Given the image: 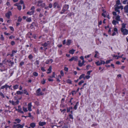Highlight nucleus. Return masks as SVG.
Masks as SVG:
<instances>
[{"instance_id": "nucleus-1", "label": "nucleus", "mask_w": 128, "mask_h": 128, "mask_svg": "<svg viewBox=\"0 0 128 128\" xmlns=\"http://www.w3.org/2000/svg\"><path fill=\"white\" fill-rule=\"evenodd\" d=\"M121 30L124 35H126L128 34V31L127 30L121 28Z\"/></svg>"}, {"instance_id": "nucleus-2", "label": "nucleus", "mask_w": 128, "mask_h": 128, "mask_svg": "<svg viewBox=\"0 0 128 128\" xmlns=\"http://www.w3.org/2000/svg\"><path fill=\"white\" fill-rule=\"evenodd\" d=\"M68 5H65L63 8L62 11H64L65 12L66 10L68 8Z\"/></svg>"}, {"instance_id": "nucleus-3", "label": "nucleus", "mask_w": 128, "mask_h": 128, "mask_svg": "<svg viewBox=\"0 0 128 128\" xmlns=\"http://www.w3.org/2000/svg\"><path fill=\"white\" fill-rule=\"evenodd\" d=\"M78 60V57L77 56L73 57L70 59H69V60L70 61H72L73 60L75 61H76Z\"/></svg>"}, {"instance_id": "nucleus-4", "label": "nucleus", "mask_w": 128, "mask_h": 128, "mask_svg": "<svg viewBox=\"0 0 128 128\" xmlns=\"http://www.w3.org/2000/svg\"><path fill=\"white\" fill-rule=\"evenodd\" d=\"M11 14V12H9L6 14V16L9 19L10 18V16Z\"/></svg>"}, {"instance_id": "nucleus-5", "label": "nucleus", "mask_w": 128, "mask_h": 128, "mask_svg": "<svg viewBox=\"0 0 128 128\" xmlns=\"http://www.w3.org/2000/svg\"><path fill=\"white\" fill-rule=\"evenodd\" d=\"M98 62H96V63L98 66H99L102 64H104L105 63L102 60H101L100 64H98Z\"/></svg>"}, {"instance_id": "nucleus-6", "label": "nucleus", "mask_w": 128, "mask_h": 128, "mask_svg": "<svg viewBox=\"0 0 128 128\" xmlns=\"http://www.w3.org/2000/svg\"><path fill=\"white\" fill-rule=\"evenodd\" d=\"M124 12L126 13H128V5H126L124 7Z\"/></svg>"}, {"instance_id": "nucleus-7", "label": "nucleus", "mask_w": 128, "mask_h": 128, "mask_svg": "<svg viewBox=\"0 0 128 128\" xmlns=\"http://www.w3.org/2000/svg\"><path fill=\"white\" fill-rule=\"evenodd\" d=\"M9 86L8 85H7L6 84H5V85L4 86H2L0 88V89H3L4 88H10V86Z\"/></svg>"}, {"instance_id": "nucleus-8", "label": "nucleus", "mask_w": 128, "mask_h": 128, "mask_svg": "<svg viewBox=\"0 0 128 128\" xmlns=\"http://www.w3.org/2000/svg\"><path fill=\"white\" fill-rule=\"evenodd\" d=\"M39 124L40 126H43V125L46 124V122H40L39 123Z\"/></svg>"}, {"instance_id": "nucleus-9", "label": "nucleus", "mask_w": 128, "mask_h": 128, "mask_svg": "<svg viewBox=\"0 0 128 128\" xmlns=\"http://www.w3.org/2000/svg\"><path fill=\"white\" fill-rule=\"evenodd\" d=\"M34 12V10H32L31 12L29 11L28 12L27 14H28L32 15L33 14Z\"/></svg>"}, {"instance_id": "nucleus-10", "label": "nucleus", "mask_w": 128, "mask_h": 128, "mask_svg": "<svg viewBox=\"0 0 128 128\" xmlns=\"http://www.w3.org/2000/svg\"><path fill=\"white\" fill-rule=\"evenodd\" d=\"M32 106L31 104V103H29L28 104V110L30 111H31L32 110L31 109V107Z\"/></svg>"}, {"instance_id": "nucleus-11", "label": "nucleus", "mask_w": 128, "mask_h": 128, "mask_svg": "<svg viewBox=\"0 0 128 128\" xmlns=\"http://www.w3.org/2000/svg\"><path fill=\"white\" fill-rule=\"evenodd\" d=\"M30 126L31 127L34 128L36 126V124L34 122H32L30 124Z\"/></svg>"}, {"instance_id": "nucleus-12", "label": "nucleus", "mask_w": 128, "mask_h": 128, "mask_svg": "<svg viewBox=\"0 0 128 128\" xmlns=\"http://www.w3.org/2000/svg\"><path fill=\"white\" fill-rule=\"evenodd\" d=\"M50 44L49 42H48L47 43L45 42L44 44H42V45L44 47L47 46L48 45Z\"/></svg>"}, {"instance_id": "nucleus-13", "label": "nucleus", "mask_w": 128, "mask_h": 128, "mask_svg": "<svg viewBox=\"0 0 128 128\" xmlns=\"http://www.w3.org/2000/svg\"><path fill=\"white\" fill-rule=\"evenodd\" d=\"M52 68L51 66H50L49 68L47 70L48 72H47V74H50L51 72L52 71Z\"/></svg>"}, {"instance_id": "nucleus-14", "label": "nucleus", "mask_w": 128, "mask_h": 128, "mask_svg": "<svg viewBox=\"0 0 128 128\" xmlns=\"http://www.w3.org/2000/svg\"><path fill=\"white\" fill-rule=\"evenodd\" d=\"M78 65L80 66L81 67L84 64H82V62H81V61L80 60H78Z\"/></svg>"}, {"instance_id": "nucleus-15", "label": "nucleus", "mask_w": 128, "mask_h": 128, "mask_svg": "<svg viewBox=\"0 0 128 128\" xmlns=\"http://www.w3.org/2000/svg\"><path fill=\"white\" fill-rule=\"evenodd\" d=\"M45 6V4L44 3H42V4L39 5V6H38L41 7L42 8L44 7Z\"/></svg>"}, {"instance_id": "nucleus-16", "label": "nucleus", "mask_w": 128, "mask_h": 128, "mask_svg": "<svg viewBox=\"0 0 128 128\" xmlns=\"http://www.w3.org/2000/svg\"><path fill=\"white\" fill-rule=\"evenodd\" d=\"M118 22H117L115 20H113L112 22V23L114 25L116 24V23L118 24Z\"/></svg>"}, {"instance_id": "nucleus-17", "label": "nucleus", "mask_w": 128, "mask_h": 128, "mask_svg": "<svg viewBox=\"0 0 128 128\" xmlns=\"http://www.w3.org/2000/svg\"><path fill=\"white\" fill-rule=\"evenodd\" d=\"M53 61L52 60V59H50V60H48L46 62V64H48L50 62H52Z\"/></svg>"}, {"instance_id": "nucleus-18", "label": "nucleus", "mask_w": 128, "mask_h": 128, "mask_svg": "<svg viewBox=\"0 0 128 128\" xmlns=\"http://www.w3.org/2000/svg\"><path fill=\"white\" fill-rule=\"evenodd\" d=\"M116 19L118 21H120V16L119 15H118L116 17Z\"/></svg>"}, {"instance_id": "nucleus-19", "label": "nucleus", "mask_w": 128, "mask_h": 128, "mask_svg": "<svg viewBox=\"0 0 128 128\" xmlns=\"http://www.w3.org/2000/svg\"><path fill=\"white\" fill-rule=\"evenodd\" d=\"M71 43V40H68L66 42V45H69Z\"/></svg>"}, {"instance_id": "nucleus-20", "label": "nucleus", "mask_w": 128, "mask_h": 128, "mask_svg": "<svg viewBox=\"0 0 128 128\" xmlns=\"http://www.w3.org/2000/svg\"><path fill=\"white\" fill-rule=\"evenodd\" d=\"M78 102H77L76 103V105L74 107V109L75 110L77 108V106L78 105Z\"/></svg>"}, {"instance_id": "nucleus-21", "label": "nucleus", "mask_w": 128, "mask_h": 128, "mask_svg": "<svg viewBox=\"0 0 128 128\" xmlns=\"http://www.w3.org/2000/svg\"><path fill=\"white\" fill-rule=\"evenodd\" d=\"M75 51V50H72L70 51L69 53L70 54H73L74 53Z\"/></svg>"}, {"instance_id": "nucleus-22", "label": "nucleus", "mask_w": 128, "mask_h": 128, "mask_svg": "<svg viewBox=\"0 0 128 128\" xmlns=\"http://www.w3.org/2000/svg\"><path fill=\"white\" fill-rule=\"evenodd\" d=\"M85 76L84 74H82L81 75L79 78V79L80 80L82 78H84V76Z\"/></svg>"}, {"instance_id": "nucleus-23", "label": "nucleus", "mask_w": 128, "mask_h": 128, "mask_svg": "<svg viewBox=\"0 0 128 128\" xmlns=\"http://www.w3.org/2000/svg\"><path fill=\"white\" fill-rule=\"evenodd\" d=\"M9 63H10V64H9V66H12L14 64V62H12L10 61V62Z\"/></svg>"}, {"instance_id": "nucleus-24", "label": "nucleus", "mask_w": 128, "mask_h": 128, "mask_svg": "<svg viewBox=\"0 0 128 128\" xmlns=\"http://www.w3.org/2000/svg\"><path fill=\"white\" fill-rule=\"evenodd\" d=\"M43 1L42 0H39L38 2V6H39L40 4L42 3Z\"/></svg>"}, {"instance_id": "nucleus-25", "label": "nucleus", "mask_w": 128, "mask_h": 128, "mask_svg": "<svg viewBox=\"0 0 128 128\" xmlns=\"http://www.w3.org/2000/svg\"><path fill=\"white\" fill-rule=\"evenodd\" d=\"M119 9V8L118 6L115 8V10L116 11L120 12V11L118 10Z\"/></svg>"}, {"instance_id": "nucleus-26", "label": "nucleus", "mask_w": 128, "mask_h": 128, "mask_svg": "<svg viewBox=\"0 0 128 128\" xmlns=\"http://www.w3.org/2000/svg\"><path fill=\"white\" fill-rule=\"evenodd\" d=\"M16 110H18V112H20V113L23 114L24 113V112L21 111V109L20 108V109H16Z\"/></svg>"}, {"instance_id": "nucleus-27", "label": "nucleus", "mask_w": 128, "mask_h": 128, "mask_svg": "<svg viewBox=\"0 0 128 128\" xmlns=\"http://www.w3.org/2000/svg\"><path fill=\"white\" fill-rule=\"evenodd\" d=\"M55 73L54 72H53V75L52 76H49V77L50 78H54L55 77Z\"/></svg>"}, {"instance_id": "nucleus-28", "label": "nucleus", "mask_w": 128, "mask_h": 128, "mask_svg": "<svg viewBox=\"0 0 128 128\" xmlns=\"http://www.w3.org/2000/svg\"><path fill=\"white\" fill-rule=\"evenodd\" d=\"M18 86L17 84H16V85L14 86H13L14 89H16L18 88Z\"/></svg>"}, {"instance_id": "nucleus-29", "label": "nucleus", "mask_w": 128, "mask_h": 128, "mask_svg": "<svg viewBox=\"0 0 128 128\" xmlns=\"http://www.w3.org/2000/svg\"><path fill=\"white\" fill-rule=\"evenodd\" d=\"M23 93V92H20V91H18L16 92V93L18 94H21Z\"/></svg>"}, {"instance_id": "nucleus-30", "label": "nucleus", "mask_w": 128, "mask_h": 128, "mask_svg": "<svg viewBox=\"0 0 128 128\" xmlns=\"http://www.w3.org/2000/svg\"><path fill=\"white\" fill-rule=\"evenodd\" d=\"M15 120L18 123H19L20 122L21 120L18 118H17L15 119Z\"/></svg>"}, {"instance_id": "nucleus-31", "label": "nucleus", "mask_w": 128, "mask_h": 128, "mask_svg": "<svg viewBox=\"0 0 128 128\" xmlns=\"http://www.w3.org/2000/svg\"><path fill=\"white\" fill-rule=\"evenodd\" d=\"M66 82L68 83L71 84L72 81L71 80L69 79H68L67 80Z\"/></svg>"}, {"instance_id": "nucleus-32", "label": "nucleus", "mask_w": 128, "mask_h": 128, "mask_svg": "<svg viewBox=\"0 0 128 128\" xmlns=\"http://www.w3.org/2000/svg\"><path fill=\"white\" fill-rule=\"evenodd\" d=\"M33 74L34 76H37L38 75V73L36 72H33Z\"/></svg>"}, {"instance_id": "nucleus-33", "label": "nucleus", "mask_w": 128, "mask_h": 128, "mask_svg": "<svg viewBox=\"0 0 128 128\" xmlns=\"http://www.w3.org/2000/svg\"><path fill=\"white\" fill-rule=\"evenodd\" d=\"M22 20V19L21 18L20 16L18 18V21L19 22H20Z\"/></svg>"}, {"instance_id": "nucleus-34", "label": "nucleus", "mask_w": 128, "mask_h": 128, "mask_svg": "<svg viewBox=\"0 0 128 128\" xmlns=\"http://www.w3.org/2000/svg\"><path fill=\"white\" fill-rule=\"evenodd\" d=\"M17 8L19 10H20L21 9L22 6H21L20 5H19L18 6Z\"/></svg>"}, {"instance_id": "nucleus-35", "label": "nucleus", "mask_w": 128, "mask_h": 128, "mask_svg": "<svg viewBox=\"0 0 128 128\" xmlns=\"http://www.w3.org/2000/svg\"><path fill=\"white\" fill-rule=\"evenodd\" d=\"M28 58L30 59H31L32 58L33 56L32 54H30L29 55Z\"/></svg>"}, {"instance_id": "nucleus-36", "label": "nucleus", "mask_w": 128, "mask_h": 128, "mask_svg": "<svg viewBox=\"0 0 128 128\" xmlns=\"http://www.w3.org/2000/svg\"><path fill=\"white\" fill-rule=\"evenodd\" d=\"M16 126L18 128H21V126H22L20 124H17L16 125Z\"/></svg>"}, {"instance_id": "nucleus-37", "label": "nucleus", "mask_w": 128, "mask_h": 128, "mask_svg": "<svg viewBox=\"0 0 128 128\" xmlns=\"http://www.w3.org/2000/svg\"><path fill=\"white\" fill-rule=\"evenodd\" d=\"M84 81L83 80H82L78 83V84L79 85H81L82 84L84 83Z\"/></svg>"}, {"instance_id": "nucleus-38", "label": "nucleus", "mask_w": 128, "mask_h": 128, "mask_svg": "<svg viewBox=\"0 0 128 128\" xmlns=\"http://www.w3.org/2000/svg\"><path fill=\"white\" fill-rule=\"evenodd\" d=\"M41 89L40 88H38L36 91V93L37 94H39L40 91Z\"/></svg>"}, {"instance_id": "nucleus-39", "label": "nucleus", "mask_w": 128, "mask_h": 128, "mask_svg": "<svg viewBox=\"0 0 128 128\" xmlns=\"http://www.w3.org/2000/svg\"><path fill=\"white\" fill-rule=\"evenodd\" d=\"M26 21L28 22H30L31 21V19L30 18H28L26 19Z\"/></svg>"}, {"instance_id": "nucleus-40", "label": "nucleus", "mask_w": 128, "mask_h": 128, "mask_svg": "<svg viewBox=\"0 0 128 128\" xmlns=\"http://www.w3.org/2000/svg\"><path fill=\"white\" fill-rule=\"evenodd\" d=\"M122 27L121 28H123V29L124 28L126 27L125 24H122Z\"/></svg>"}, {"instance_id": "nucleus-41", "label": "nucleus", "mask_w": 128, "mask_h": 128, "mask_svg": "<svg viewBox=\"0 0 128 128\" xmlns=\"http://www.w3.org/2000/svg\"><path fill=\"white\" fill-rule=\"evenodd\" d=\"M23 92L25 94H26L27 95H28V93L27 92V91L26 90H24L23 91Z\"/></svg>"}, {"instance_id": "nucleus-42", "label": "nucleus", "mask_w": 128, "mask_h": 128, "mask_svg": "<svg viewBox=\"0 0 128 128\" xmlns=\"http://www.w3.org/2000/svg\"><path fill=\"white\" fill-rule=\"evenodd\" d=\"M116 4L119 5L120 4V0H118L116 1Z\"/></svg>"}, {"instance_id": "nucleus-43", "label": "nucleus", "mask_w": 128, "mask_h": 128, "mask_svg": "<svg viewBox=\"0 0 128 128\" xmlns=\"http://www.w3.org/2000/svg\"><path fill=\"white\" fill-rule=\"evenodd\" d=\"M92 71V70H90L89 71H88L87 72L86 74L90 75V73Z\"/></svg>"}, {"instance_id": "nucleus-44", "label": "nucleus", "mask_w": 128, "mask_h": 128, "mask_svg": "<svg viewBox=\"0 0 128 128\" xmlns=\"http://www.w3.org/2000/svg\"><path fill=\"white\" fill-rule=\"evenodd\" d=\"M43 81H41V83L42 84H44L46 82V80H44V79H43Z\"/></svg>"}, {"instance_id": "nucleus-45", "label": "nucleus", "mask_w": 128, "mask_h": 128, "mask_svg": "<svg viewBox=\"0 0 128 128\" xmlns=\"http://www.w3.org/2000/svg\"><path fill=\"white\" fill-rule=\"evenodd\" d=\"M23 110L24 112H26L28 110L27 108L24 107H23Z\"/></svg>"}, {"instance_id": "nucleus-46", "label": "nucleus", "mask_w": 128, "mask_h": 128, "mask_svg": "<svg viewBox=\"0 0 128 128\" xmlns=\"http://www.w3.org/2000/svg\"><path fill=\"white\" fill-rule=\"evenodd\" d=\"M44 94V93H42V92H40V93L38 94H37L38 96H40L43 95Z\"/></svg>"}, {"instance_id": "nucleus-47", "label": "nucleus", "mask_w": 128, "mask_h": 128, "mask_svg": "<svg viewBox=\"0 0 128 128\" xmlns=\"http://www.w3.org/2000/svg\"><path fill=\"white\" fill-rule=\"evenodd\" d=\"M57 5V3L56 2H55L53 5V6L54 8H56Z\"/></svg>"}, {"instance_id": "nucleus-48", "label": "nucleus", "mask_w": 128, "mask_h": 128, "mask_svg": "<svg viewBox=\"0 0 128 128\" xmlns=\"http://www.w3.org/2000/svg\"><path fill=\"white\" fill-rule=\"evenodd\" d=\"M90 77V76L89 75H87L85 76V78L86 79H88Z\"/></svg>"}, {"instance_id": "nucleus-49", "label": "nucleus", "mask_w": 128, "mask_h": 128, "mask_svg": "<svg viewBox=\"0 0 128 128\" xmlns=\"http://www.w3.org/2000/svg\"><path fill=\"white\" fill-rule=\"evenodd\" d=\"M15 44V42L14 41H12L11 42V44L12 46L14 45Z\"/></svg>"}, {"instance_id": "nucleus-50", "label": "nucleus", "mask_w": 128, "mask_h": 128, "mask_svg": "<svg viewBox=\"0 0 128 128\" xmlns=\"http://www.w3.org/2000/svg\"><path fill=\"white\" fill-rule=\"evenodd\" d=\"M9 102L10 103L12 104L13 105H15V103H14V102L13 101L10 100Z\"/></svg>"}, {"instance_id": "nucleus-51", "label": "nucleus", "mask_w": 128, "mask_h": 128, "mask_svg": "<svg viewBox=\"0 0 128 128\" xmlns=\"http://www.w3.org/2000/svg\"><path fill=\"white\" fill-rule=\"evenodd\" d=\"M118 6L119 8V9L120 8L121 9V10H122L123 9V7L122 6Z\"/></svg>"}, {"instance_id": "nucleus-52", "label": "nucleus", "mask_w": 128, "mask_h": 128, "mask_svg": "<svg viewBox=\"0 0 128 128\" xmlns=\"http://www.w3.org/2000/svg\"><path fill=\"white\" fill-rule=\"evenodd\" d=\"M69 118H71L72 119H73V117H72V115L70 114L69 115Z\"/></svg>"}, {"instance_id": "nucleus-53", "label": "nucleus", "mask_w": 128, "mask_h": 128, "mask_svg": "<svg viewBox=\"0 0 128 128\" xmlns=\"http://www.w3.org/2000/svg\"><path fill=\"white\" fill-rule=\"evenodd\" d=\"M0 95L1 96H2L3 98H4V95L3 93L1 92L0 93Z\"/></svg>"}, {"instance_id": "nucleus-54", "label": "nucleus", "mask_w": 128, "mask_h": 128, "mask_svg": "<svg viewBox=\"0 0 128 128\" xmlns=\"http://www.w3.org/2000/svg\"><path fill=\"white\" fill-rule=\"evenodd\" d=\"M0 39L2 40H4V38L3 36V35L2 34L1 35Z\"/></svg>"}, {"instance_id": "nucleus-55", "label": "nucleus", "mask_w": 128, "mask_h": 128, "mask_svg": "<svg viewBox=\"0 0 128 128\" xmlns=\"http://www.w3.org/2000/svg\"><path fill=\"white\" fill-rule=\"evenodd\" d=\"M10 29L12 31H14V28L12 26H10Z\"/></svg>"}, {"instance_id": "nucleus-56", "label": "nucleus", "mask_w": 128, "mask_h": 128, "mask_svg": "<svg viewBox=\"0 0 128 128\" xmlns=\"http://www.w3.org/2000/svg\"><path fill=\"white\" fill-rule=\"evenodd\" d=\"M60 74H61V75L62 76H64V72L62 70H61L60 71Z\"/></svg>"}, {"instance_id": "nucleus-57", "label": "nucleus", "mask_w": 128, "mask_h": 128, "mask_svg": "<svg viewBox=\"0 0 128 128\" xmlns=\"http://www.w3.org/2000/svg\"><path fill=\"white\" fill-rule=\"evenodd\" d=\"M76 91H72V94L73 95L74 94H76Z\"/></svg>"}, {"instance_id": "nucleus-58", "label": "nucleus", "mask_w": 128, "mask_h": 128, "mask_svg": "<svg viewBox=\"0 0 128 128\" xmlns=\"http://www.w3.org/2000/svg\"><path fill=\"white\" fill-rule=\"evenodd\" d=\"M35 63L37 64L38 65L39 64V62L38 60H37L36 61Z\"/></svg>"}, {"instance_id": "nucleus-59", "label": "nucleus", "mask_w": 128, "mask_h": 128, "mask_svg": "<svg viewBox=\"0 0 128 128\" xmlns=\"http://www.w3.org/2000/svg\"><path fill=\"white\" fill-rule=\"evenodd\" d=\"M17 52V50H12V54H14V53H16Z\"/></svg>"}, {"instance_id": "nucleus-60", "label": "nucleus", "mask_w": 128, "mask_h": 128, "mask_svg": "<svg viewBox=\"0 0 128 128\" xmlns=\"http://www.w3.org/2000/svg\"><path fill=\"white\" fill-rule=\"evenodd\" d=\"M14 36H13L12 35L11 36H10L9 37V38L10 39H12V38H14Z\"/></svg>"}, {"instance_id": "nucleus-61", "label": "nucleus", "mask_w": 128, "mask_h": 128, "mask_svg": "<svg viewBox=\"0 0 128 128\" xmlns=\"http://www.w3.org/2000/svg\"><path fill=\"white\" fill-rule=\"evenodd\" d=\"M64 70L65 71H67L68 70V68L66 67H65L64 68Z\"/></svg>"}, {"instance_id": "nucleus-62", "label": "nucleus", "mask_w": 128, "mask_h": 128, "mask_svg": "<svg viewBox=\"0 0 128 128\" xmlns=\"http://www.w3.org/2000/svg\"><path fill=\"white\" fill-rule=\"evenodd\" d=\"M52 4H49V7L50 8H51L52 7Z\"/></svg>"}, {"instance_id": "nucleus-63", "label": "nucleus", "mask_w": 128, "mask_h": 128, "mask_svg": "<svg viewBox=\"0 0 128 128\" xmlns=\"http://www.w3.org/2000/svg\"><path fill=\"white\" fill-rule=\"evenodd\" d=\"M34 6H32V7H31V10H34Z\"/></svg>"}, {"instance_id": "nucleus-64", "label": "nucleus", "mask_w": 128, "mask_h": 128, "mask_svg": "<svg viewBox=\"0 0 128 128\" xmlns=\"http://www.w3.org/2000/svg\"><path fill=\"white\" fill-rule=\"evenodd\" d=\"M24 64V62H21L20 63V65L21 66H22L23 64Z\"/></svg>"}]
</instances>
